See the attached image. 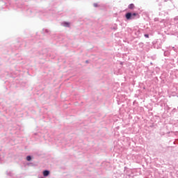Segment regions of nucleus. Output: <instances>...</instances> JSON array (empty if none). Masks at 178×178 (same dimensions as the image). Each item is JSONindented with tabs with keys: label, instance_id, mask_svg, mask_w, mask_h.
<instances>
[{
	"label": "nucleus",
	"instance_id": "f257e3e1",
	"mask_svg": "<svg viewBox=\"0 0 178 178\" xmlns=\"http://www.w3.org/2000/svg\"><path fill=\"white\" fill-rule=\"evenodd\" d=\"M136 16H138V13H127L125 15V17H126L127 20H133V19H136Z\"/></svg>",
	"mask_w": 178,
	"mask_h": 178
},
{
	"label": "nucleus",
	"instance_id": "f03ea898",
	"mask_svg": "<svg viewBox=\"0 0 178 178\" xmlns=\"http://www.w3.org/2000/svg\"><path fill=\"white\" fill-rule=\"evenodd\" d=\"M43 175L44 176V177H47V176H49V171L48 170H44L43 172Z\"/></svg>",
	"mask_w": 178,
	"mask_h": 178
},
{
	"label": "nucleus",
	"instance_id": "7ed1b4c3",
	"mask_svg": "<svg viewBox=\"0 0 178 178\" xmlns=\"http://www.w3.org/2000/svg\"><path fill=\"white\" fill-rule=\"evenodd\" d=\"M129 9L133 10L135 8V6L133 3H131L128 6Z\"/></svg>",
	"mask_w": 178,
	"mask_h": 178
},
{
	"label": "nucleus",
	"instance_id": "20e7f679",
	"mask_svg": "<svg viewBox=\"0 0 178 178\" xmlns=\"http://www.w3.org/2000/svg\"><path fill=\"white\" fill-rule=\"evenodd\" d=\"M63 26L65 27H69V26H70V23H69V22H64L63 23Z\"/></svg>",
	"mask_w": 178,
	"mask_h": 178
},
{
	"label": "nucleus",
	"instance_id": "39448f33",
	"mask_svg": "<svg viewBox=\"0 0 178 178\" xmlns=\"http://www.w3.org/2000/svg\"><path fill=\"white\" fill-rule=\"evenodd\" d=\"M26 161H28L29 162H30V161H31V156H26Z\"/></svg>",
	"mask_w": 178,
	"mask_h": 178
},
{
	"label": "nucleus",
	"instance_id": "423d86ee",
	"mask_svg": "<svg viewBox=\"0 0 178 178\" xmlns=\"http://www.w3.org/2000/svg\"><path fill=\"white\" fill-rule=\"evenodd\" d=\"M145 37L146 38H149V35L148 34H145Z\"/></svg>",
	"mask_w": 178,
	"mask_h": 178
}]
</instances>
